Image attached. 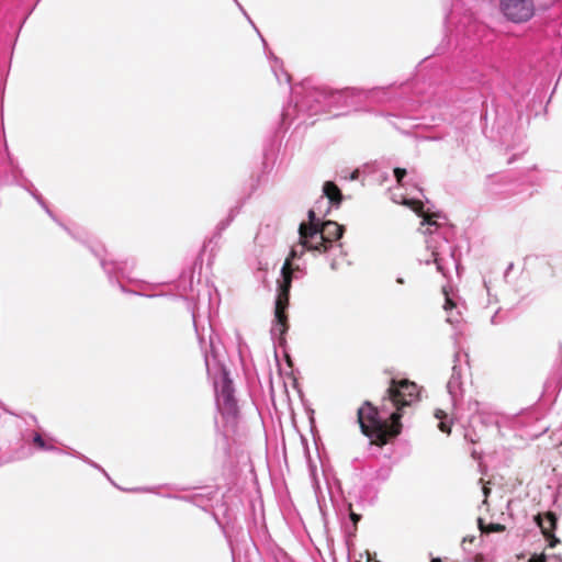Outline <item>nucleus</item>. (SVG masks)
Returning a JSON list of instances; mask_svg holds the SVG:
<instances>
[{
	"label": "nucleus",
	"mask_w": 562,
	"mask_h": 562,
	"mask_svg": "<svg viewBox=\"0 0 562 562\" xmlns=\"http://www.w3.org/2000/svg\"><path fill=\"white\" fill-rule=\"evenodd\" d=\"M537 525L540 527L542 535L549 541V547L553 548L559 543V539L554 536L557 528V516L552 512L538 514L535 517Z\"/></svg>",
	"instance_id": "0eeeda50"
},
{
	"label": "nucleus",
	"mask_w": 562,
	"mask_h": 562,
	"mask_svg": "<svg viewBox=\"0 0 562 562\" xmlns=\"http://www.w3.org/2000/svg\"><path fill=\"white\" fill-rule=\"evenodd\" d=\"M479 528L483 533L503 532L506 529V527L502 524L491 522L485 525L482 518H479Z\"/></svg>",
	"instance_id": "f8f14e48"
},
{
	"label": "nucleus",
	"mask_w": 562,
	"mask_h": 562,
	"mask_svg": "<svg viewBox=\"0 0 562 562\" xmlns=\"http://www.w3.org/2000/svg\"><path fill=\"white\" fill-rule=\"evenodd\" d=\"M324 194L333 204H339L342 201V194L340 189L331 181L324 183Z\"/></svg>",
	"instance_id": "1a4fd4ad"
},
{
	"label": "nucleus",
	"mask_w": 562,
	"mask_h": 562,
	"mask_svg": "<svg viewBox=\"0 0 562 562\" xmlns=\"http://www.w3.org/2000/svg\"><path fill=\"white\" fill-rule=\"evenodd\" d=\"M274 317H276V329L279 330L280 335H283L288 328V315L286 310H278L274 308Z\"/></svg>",
	"instance_id": "9d476101"
},
{
	"label": "nucleus",
	"mask_w": 562,
	"mask_h": 562,
	"mask_svg": "<svg viewBox=\"0 0 562 562\" xmlns=\"http://www.w3.org/2000/svg\"><path fill=\"white\" fill-rule=\"evenodd\" d=\"M217 405L222 415L235 419L238 414L236 400L233 395V387L229 381H225L217 395Z\"/></svg>",
	"instance_id": "39448f33"
},
{
	"label": "nucleus",
	"mask_w": 562,
	"mask_h": 562,
	"mask_svg": "<svg viewBox=\"0 0 562 562\" xmlns=\"http://www.w3.org/2000/svg\"><path fill=\"white\" fill-rule=\"evenodd\" d=\"M295 257H296V252H295V250H293V249H292V250H291V252H290V255H289V257L285 259V261H288V260H289L290 266L292 267V260H293Z\"/></svg>",
	"instance_id": "aec40b11"
},
{
	"label": "nucleus",
	"mask_w": 562,
	"mask_h": 562,
	"mask_svg": "<svg viewBox=\"0 0 562 562\" xmlns=\"http://www.w3.org/2000/svg\"><path fill=\"white\" fill-rule=\"evenodd\" d=\"M405 176H406V169H404V168H395L394 169V177L400 186H402V181Z\"/></svg>",
	"instance_id": "2eb2a0df"
},
{
	"label": "nucleus",
	"mask_w": 562,
	"mask_h": 562,
	"mask_svg": "<svg viewBox=\"0 0 562 562\" xmlns=\"http://www.w3.org/2000/svg\"><path fill=\"white\" fill-rule=\"evenodd\" d=\"M499 10L508 21L524 23L535 15L536 7L533 0H499Z\"/></svg>",
	"instance_id": "20e7f679"
},
{
	"label": "nucleus",
	"mask_w": 562,
	"mask_h": 562,
	"mask_svg": "<svg viewBox=\"0 0 562 562\" xmlns=\"http://www.w3.org/2000/svg\"><path fill=\"white\" fill-rule=\"evenodd\" d=\"M33 442L34 445L41 449V450H45V449H52L53 447L52 446H48L45 440L42 438L41 435H36L33 439Z\"/></svg>",
	"instance_id": "4468645a"
},
{
	"label": "nucleus",
	"mask_w": 562,
	"mask_h": 562,
	"mask_svg": "<svg viewBox=\"0 0 562 562\" xmlns=\"http://www.w3.org/2000/svg\"><path fill=\"white\" fill-rule=\"evenodd\" d=\"M422 217L424 218V221H425L427 224H430V225H431V224H436V222L431 220V217H432V216H431V215H429V214H426V213H425Z\"/></svg>",
	"instance_id": "6ab92c4d"
},
{
	"label": "nucleus",
	"mask_w": 562,
	"mask_h": 562,
	"mask_svg": "<svg viewBox=\"0 0 562 562\" xmlns=\"http://www.w3.org/2000/svg\"><path fill=\"white\" fill-rule=\"evenodd\" d=\"M430 562H441L440 558H432Z\"/></svg>",
	"instance_id": "412c9836"
},
{
	"label": "nucleus",
	"mask_w": 562,
	"mask_h": 562,
	"mask_svg": "<svg viewBox=\"0 0 562 562\" xmlns=\"http://www.w3.org/2000/svg\"><path fill=\"white\" fill-rule=\"evenodd\" d=\"M435 417L439 420L438 428L440 431L450 435L452 423L448 418V414L442 409H436Z\"/></svg>",
	"instance_id": "9b49d317"
},
{
	"label": "nucleus",
	"mask_w": 562,
	"mask_h": 562,
	"mask_svg": "<svg viewBox=\"0 0 562 562\" xmlns=\"http://www.w3.org/2000/svg\"><path fill=\"white\" fill-rule=\"evenodd\" d=\"M405 204L408 205L419 216H423L425 214L424 203L420 200H409V201H406Z\"/></svg>",
	"instance_id": "ddd939ff"
},
{
	"label": "nucleus",
	"mask_w": 562,
	"mask_h": 562,
	"mask_svg": "<svg viewBox=\"0 0 562 562\" xmlns=\"http://www.w3.org/2000/svg\"><path fill=\"white\" fill-rule=\"evenodd\" d=\"M350 519L352 520V522L355 525V529H356L358 521L361 519V516L359 514H356L352 510H350Z\"/></svg>",
	"instance_id": "f3484780"
},
{
	"label": "nucleus",
	"mask_w": 562,
	"mask_h": 562,
	"mask_svg": "<svg viewBox=\"0 0 562 562\" xmlns=\"http://www.w3.org/2000/svg\"><path fill=\"white\" fill-rule=\"evenodd\" d=\"M384 412V403L381 408H378L370 401H364L357 412V419L362 434L370 438L371 443L379 447L386 445L402 431V413L393 412L385 419L381 416V413Z\"/></svg>",
	"instance_id": "f257e3e1"
},
{
	"label": "nucleus",
	"mask_w": 562,
	"mask_h": 562,
	"mask_svg": "<svg viewBox=\"0 0 562 562\" xmlns=\"http://www.w3.org/2000/svg\"><path fill=\"white\" fill-rule=\"evenodd\" d=\"M307 216L308 224L301 223L299 227L300 239L303 246H306L310 243V239L317 237V228L322 224L316 220L314 210H310Z\"/></svg>",
	"instance_id": "6e6552de"
},
{
	"label": "nucleus",
	"mask_w": 562,
	"mask_h": 562,
	"mask_svg": "<svg viewBox=\"0 0 562 562\" xmlns=\"http://www.w3.org/2000/svg\"><path fill=\"white\" fill-rule=\"evenodd\" d=\"M282 281L279 284L278 295L276 300V307L278 310H286L289 306L290 289L292 284L293 269L290 266L289 260L284 261L282 270Z\"/></svg>",
	"instance_id": "423d86ee"
},
{
	"label": "nucleus",
	"mask_w": 562,
	"mask_h": 562,
	"mask_svg": "<svg viewBox=\"0 0 562 562\" xmlns=\"http://www.w3.org/2000/svg\"><path fill=\"white\" fill-rule=\"evenodd\" d=\"M419 389L418 385L407 379L390 381L386 394L383 397V402H391L394 412L402 413L404 407L411 406L413 403L418 401Z\"/></svg>",
	"instance_id": "f03ea898"
},
{
	"label": "nucleus",
	"mask_w": 562,
	"mask_h": 562,
	"mask_svg": "<svg viewBox=\"0 0 562 562\" xmlns=\"http://www.w3.org/2000/svg\"><path fill=\"white\" fill-rule=\"evenodd\" d=\"M445 310H452L456 307L454 302L446 294Z\"/></svg>",
	"instance_id": "dca6fc26"
},
{
	"label": "nucleus",
	"mask_w": 562,
	"mask_h": 562,
	"mask_svg": "<svg viewBox=\"0 0 562 562\" xmlns=\"http://www.w3.org/2000/svg\"><path fill=\"white\" fill-rule=\"evenodd\" d=\"M345 227L334 221H325L317 228V237L310 239L305 246L308 250L318 252H327L333 243L340 239L344 235Z\"/></svg>",
	"instance_id": "7ed1b4c3"
},
{
	"label": "nucleus",
	"mask_w": 562,
	"mask_h": 562,
	"mask_svg": "<svg viewBox=\"0 0 562 562\" xmlns=\"http://www.w3.org/2000/svg\"><path fill=\"white\" fill-rule=\"evenodd\" d=\"M529 562H547V559H546V555L544 554H540V555H532L529 560Z\"/></svg>",
	"instance_id": "a211bd4d"
}]
</instances>
